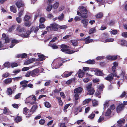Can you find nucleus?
I'll use <instances>...</instances> for the list:
<instances>
[{
    "instance_id": "864d4df0",
    "label": "nucleus",
    "mask_w": 127,
    "mask_h": 127,
    "mask_svg": "<svg viewBox=\"0 0 127 127\" xmlns=\"http://www.w3.org/2000/svg\"><path fill=\"white\" fill-rule=\"evenodd\" d=\"M51 25L47 27L46 28V29L49 32L52 31Z\"/></svg>"
},
{
    "instance_id": "20e7f679",
    "label": "nucleus",
    "mask_w": 127,
    "mask_h": 127,
    "mask_svg": "<svg viewBox=\"0 0 127 127\" xmlns=\"http://www.w3.org/2000/svg\"><path fill=\"white\" fill-rule=\"evenodd\" d=\"M25 29L24 28H21L20 26L19 25L17 27V34L19 35H21L22 33L23 32H24L25 31Z\"/></svg>"
},
{
    "instance_id": "a211bd4d",
    "label": "nucleus",
    "mask_w": 127,
    "mask_h": 127,
    "mask_svg": "<svg viewBox=\"0 0 127 127\" xmlns=\"http://www.w3.org/2000/svg\"><path fill=\"white\" fill-rule=\"evenodd\" d=\"M82 90V89L81 88L79 87L75 89L74 91L75 93H80Z\"/></svg>"
},
{
    "instance_id": "79ce46f5",
    "label": "nucleus",
    "mask_w": 127,
    "mask_h": 127,
    "mask_svg": "<svg viewBox=\"0 0 127 127\" xmlns=\"http://www.w3.org/2000/svg\"><path fill=\"white\" fill-rule=\"evenodd\" d=\"M7 93L9 95H10L12 94V89L9 88H8Z\"/></svg>"
},
{
    "instance_id": "e2e57ef3",
    "label": "nucleus",
    "mask_w": 127,
    "mask_h": 127,
    "mask_svg": "<svg viewBox=\"0 0 127 127\" xmlns=\"http://www.w3.org/2000/svg\"><path fill=\"white\" fill-rule=\"evenodd\" d=\"M21 93H19L18 94L16 95L14 97V99H17L18 98L20 97Z\"/></svg>"
},
{
    "instance_id": "aec40b11",
    "label": "nucleus",
    "mask_w": 127,
    "mask_h": 127,
    "mask_svg": "<svg viewBox=\"0 0 127 127\" xmlns=\"http://www.w3.org/2000/svg\"><path fill=\"white\" fill-rule=\"evenodd\" d=\"M19 42L18 41L14 39L12 41V44L10 46V47L11 48L13 47L15 45V43H17Z\"/></svg>"
},
{
    "instance_id": "0e129e2a",
    "label": "nucleus",
    "mask_w": 127,
    "mask_h": 127,
    "mask_svg": "<svg viewBox=\"0 0 127 127\" xmlns=\"http://www.w3.org/2000/svg\"><path fill=\"white\" fill-rule=\"evenodd\" d=\"M51 47L53 49H56L58 48V47L56 45L53 44L51 46Z\"/></svg>"
},
{
    "instance_id": "9d476101",
    "label": "nucleus",
    "mask_w": 127,
    "mask_h": 127,
    "mask_svg": "<svg viewBox=\"0 0 127 127\" xmlns=\"http://www.w3.org/2000/svg\"><path fill=\"white\" fill-rule=\"evenodd\" d=\"M52 31H56L58 30L57 27H58V25L55 23L51 24Z\"/></svg>"
},
{
    "instance_id": "6e6552de",
    "label": "nucleus",
    "mask_w": 127,
    "mask_h": 127,
    "mask_svg": "<svg viewBox=\"0 0 127 127\" xmlns=\"http://www.w3.org/2000/svg\"><path fill=\"white\" fill-rule=\"evenodd\" d=\"M81 23L82 24L83 27L86 28L89 23V20L86 19H83L81 20Z\"/></svg>"
},
{
    "instance_id": "393cba45",
    "label": "nucleus",
    "mask_w": 127,
    "mask_h": 127,
    "mask_svg": "<svg viewBox=\"0 0 127 127\" xmlns=\"http://www.w3.org/2000/svg\"><path fill=\"white\" fill-rule=\"evenodd\" d=\"M59 5V2H56L52 6V7L53 8L57 9V8Z\"/></svg>"
},
{
    "instance_id": "bb28decb",
    "label": "nucleus",
    "mask_w": 127,
    "mask_h": 127,
    "mask_svg": "<svg viewBox=\"0 0 127 127\" xmlns=\"http://www.w3.org/2000/svg\"><path fill=\"white\" fill-rule=\"evenodd\" d=\"M75 94L74 95V100L75 102V103H77L78 102V101H77V100H78L79 99V95L78 94L75 93Z\"/></svg>"
},
{
    "instance_id": "37998d69",
    "label": "nucleus",
    "mask_w": 127,
    "mask_h": 127,
    "mask_svg": "<svg viewBox=\"0 0 127 127\" xmlns=\"http://www.w3.org/2000/svg\"><path fill=\"white\" fill-rule=\"evenodd\" d=\"M30 18V16L26 15L24 17V21H28V20Z\"/></svg>"
},
{
    "instance_id": "c03bdc74",
    "label": "nucleus",
    "mask_w": 127,
    "mask_h": 127,
    "mask_svg": "<svg viewBox=\"0 0 127 127\" xmlns=\"http://www.w3.org/2000/svg\"><path fill=\"white\" fill-rule=\"evenodd\" d=\"M100 94L101 93L100 92L98 91H96L95 92V95L96 96L99 98H100L101 97Z\"/></svg>"
},
{
    "instance_id": "cd10ccee",
    "label": "nucleus",
    "mask_w": 127,
    "mask_h": 127,
    "mask_svg": "<svg viewBox=\"0 0 127 127\" xmlns=\"http://www.w3.org/2000/svg\"><path fill=\"white\" fill-rule=\"evenodd\" d=\"M92 99L90 98H88L85 100L83 102V104L85 105L87 103H88L90 102L91 101Z\"/></svg>"
},
{
    "instance_id": "a19ab883",
    "label": "nucleus",
    "mask_w": 127,
    "mask_h": 127,
    "mask_svg": "<svg viewBox=\"0 0 127 127\" xmlns=\"http://www.w3.org/2000/svg\"><path fill=\"white\" fill-rule=\"evenodd\" d=\"M125 121V119H120L118 121V123L119 124H121L123 123H124Z\"/></svg>"
},
{
    "instance_id": "338daca9",
    "label": "nucleus",
    "mask_w": 127,
    "mask_h": 127,
    "mask_svg": "<svg viewBox=\"0 0 127 127\" xmlns=\"http://www.w3.org/2000/svg\"><path fill=\"white\" fill-rule=\"evenodd\" d=\"M81 19L80 17L78 16H76L74 18V20L76 21H79Z\"/></svg>"
},
{
    "instance_id": "4c0bfd02",
    "label": "nucleus",
    "mask_w": 127,
    "mask_h": 127,
    "mask_svg": "<svg viewBox=\"0 0 127 127\" xmlns=\"http://www.w3.org/2000/svg\"><path fill=\"white\" fill-rule=\"evenodd\" d=\"M111 110L110 109H108L105 114V116H108L111 113Z\"/></svg>"
},
{
    "instance_id": "b1692460",
    "label": "nucleus",
    "mask_w": 127,
    "mask_h": 127,
    "mask_svg": "<svg viewBox=\"0 0 127 127\" xmlns=\"http://www.w3.org/2000/svg\"><path fill=\"white\" fill-rule=\"evenodd\" d=\"M39 59L38 60V61H42L45 60V56L43 55H38Z\"/></svg>"
},
{
    "instance_id": "423d86ee",
    "label": "nucleus",
    "mask_w": 127,
    "mask_h": 127,
    "mask_svg": "<svg viewBox=\"0 0 127 127\" xmlns=\"http://www.w3.org/2000/svg\"><path fill=\"white\" fill-rule=\"evenodd\" d=\"M73 72L72 71H66L64 72L63 74L61 75V76L64 78L68 77L71 76L72 73Z\"/></svg>"
},
{
    "instance_id": "e433bc0d",
    "label": "nucleus",
    "mask_w": 127,
    "mask_h": 127,
    "mask_svg": "<svg viewBox=\"0 0 127 127\" xmlns=\"http://www.w3.org/2000/svg\"><path fill=\"white\" fill-rule=\"evenodd\" d=\"M86 63L89 64H93L95 63V61L94 60H89L86 61Z\"/></svg>"
},
{
    "instance_id": "ddd939ff",
    "label": "nucleus",
    "mask_w": 127,
    "mask_h": 127,
    "mask_svg": "<svg viewBox=\"0 0 127 127\" xmlns=\"http://www.w3.org/2000/svg\"><path fill=\"white\" fill-rule=\"evenodd\" d=\"M124 108V105L122 104L118 106L117 107V110L118 113L120 112L123 110Z\"/></svg>"
},
{
    "instance_id": "412c9836",
    "label": "nucleus",
    "mask_w": 127,
    "mask_h": 127,
    "mask_svg": "<svg viewBox=\"0 0 127 127\" xmlns=\"http://www.w3.org/2000/svg\"><path fill=\"white\" fill-rule=\"evenodd\" d=\"M29 110L27 109V107H25L23 108V113L26 115V116L27 117V115H28L30 114H28V111Z\"/></svg>"
},
{
    "instance_id": "052dcab7",
    "label": "nucleus",
    "mask_w": 127,
    "mask_h": 127,
    "mask_svg": "<svg viewBox=\"0 0 127 127\" xmlns=\"http://www.w3.org/2000/svg\"><path fill=\"white\" fill-rule=\"evenodd\" d=\"M9 75V74L8 73L6 72L2 75V77L5 78L7 77Z\"/></svg>"
},
{
    "instance_id": "0eeeda50",
    "label": "nucleus",
    "mask_w": 127,
    "mask_h": 127,
    "mask_svg": "<svg viewBox=\"0 0 127 127\" xmlns=\"http://www.w3.org/2000/svg\"><path fill=\"white\" fill-rule=\"evenodd\" d=\"M118 78H120L121 80H123L127 78V77L126 76V74L125 73L124 71H122V73L119 76H117Z\"/></svg>"
},
{
    "instance_id": "4d7b16f0",
    "label": "nucleus",
    "mask_w": 127,
    "mask_h": 127,
    "mask_svg": "<svg viewBox=\"0 0 127 127\" xmlns=\"http://www.w3.org/2000/svg\"><path fill=\"white\" fill-rule=\"evenodd\" d=\"M11 65L12 68L14 67H15L17 66H18L17 64L15 63H11Z\"/></svg>"
},
{
    "instance_id": "5fc2aeb1",
    "label": "nucleus",
    "mask_w": 127,
    "mask_h": 127,
    "mask_svg": "<svg viewBox=\"0 0 127 127\" xmlns=\"http://www.w3.org/2000/svg\"><path fill=\"white\" fill-rule=\"evenodd\" d=\"M95 116V114L94 113H93V112L89 116V117L91 119H93Z\"/></svg>"
},
{
    "instance_id": "bf43d9fd",
    "label": "nucleus",
    "mask_w": 127,
    "mask_h": 127,
    "mask_svg": "<svg viewBox=\"0 0 127 127\" xmlns=\"http://www.w3.org/2000/svg\"><path fill=\"white\" fill-rule=\"evenodd\" d=\"M122 36L124 37H127V32H123L122 34Z\"/></svg>"
},
{
    "instance_id": "a878e982",
    "label": "nucleus",
    "mask_w": 127,
    "mask_h": 127,
    "mask_svg": "<svg viewBox=\"0 0 127 127\" xmlns=\"http://www.w3.org/2000/svg\"><path fill=\"white\" fill-rule=\"evenodd\" d=\"M90 38V36H88L85 39V43L88 44L93 41V39H89Z\"/></svg>"
},
{
    "instance_id": "c9c22d12",
    "label": "nucleus",
    "mask_w": 127,
    "mask_h": 127,
    "mask_svg": "<svg viewBox=\"0 0 127 127\" xmlns=\"http://www.w3.org/2000/svg\"><path fill=\"white\" fill-rule=\"evenodd\" d=\"M103 16V14L102 13L99 12L96 15V17L97 18H100Z\"/></svg>"
},
{
    "instance_id": "dca6fc26",
    "label": "nucleus",
    "mask_w": 127,
    "mask_h": 127,
    "mask_svg": "<svg viewBox=\"0 0 127 127\" xmlns=\"http://www.w3.org/2000/svg\"><path fill=\"white\" fill-rule=\"evenodd\" d=\"M106 58L108 59L111 60H115L117 58V56H111L110 55L107 56Z\"/></svg>"
},
{
    "instance_id": "3c124183",
    "label": "nucleus",
    "mask_w": 127,
    "mask_h": 127,
    "mask_svg": "<svg viewBox=\"0 0 127 127\" xmlns=\"http://www.w3.org/2000/svg\"><path fill=\"white\" fill-rule=\"evenodd\" d=\"M127 41L124 40H123L121 41V44L122 45H127Z\"/></svg>"
},
{
    "instance_id": "6ab92c4d",
    "label": "nucleus",
    "mask_w": 127,
    "mask_h": 127,
    "mask_svg": "<svg viewBox=\"0 0 127 127\" xmlns=\"http://www.w3.org/2000/svg\"><path fill=\"white\" fill-rule=\"evenodd\" d=\"M31 32L30 31H27L26 32V34H22V36L24 38H27L29 36V34H30Z\"/></svg>"
},
{
    "instance_id": "f3484780",
    "label": "nucleus",
    "mask_w": 127,
    "mask_h": 127,
    "mask_svg": "<svg viewBox=\"0 0 127 127\" xmlns=\"http://www.w3.org/2000/svg\"><path fill=\"white\" fill-rule=\"evenodd\" d=\"M35 59L34 58H32L25 62L24 64L26 65H28L33 62L35 61Z\"/></svg>"
},
{
    "instance_id": "6e6d98bb",
    "label": "nucleus",
    "mask_w": 127,
    "mask_h": 127,
    "mask_svg": "<svg viewBox=\"0 0 127 127\" xmlns=\"http://www.w3.org/2000/svg\"><path fill=\"white\" fill-rule=\"evenodd\" d=\"M4 65L5 67H9L10 66V64L9 62H7L5 63Z\"/></svg>"
},
{
    "instance_id": "c756f323",
    "label": "nucleus",
    "mask_w": 127,
    "mask_h": 127,
    "mask_svg": "<svg viewBox=\"0 0 127 127\" xmlns=\"http://www.w3.org/2000/svg\"><path fill=\"white\" fill-rule=\"evenodd\" d=\"M114 40L113 38H107L106 39L104 42H112L114 41Z\"/></svg>"
},
{
    "instance_id": "69168bd1",
    "label": "nucleus",
    "mask_w": 127,
    "mask_h": 127,
    "mask_svg": "<svg viewBox=\"0 0 127 127\" xmlns=\"http://www.w3.org/2000/svg\"><path fill=\"white\" fill-rule=\"evenodd\" d=\"M39 122L40 124L43 125L45 123V121L43 119H41L39 121Z\"/></svg>"
},
{
    "instance_id": "a18cd8bd",
    "label": "nucleus",
    "mask_w": 127,
    "mask_h": 127,
    "mask_svg": "<svg viewBox=\"0 0 127 127\" xmlns=\"http://www.w3.org/2000/svg\"><path fill=\"white\" fill-rule=\"evenodd\" d=\"M56 98L58 100V101L59 104L61 105H62L63 104V103L61 97H57Z\"/></svg>"
},
{
    "instance_id": "7c9ffc66",
    "label": "nucleus",
    "mask_w": 127,
    "mask_h": 127,
    "mask_svg": "<svg viewBox=\"0 0 127 127\" xmlns=\"http://www.w3.org/2000/svg\"><path fill=\"white\" fill-rule=\"evenodd\" d=\"M22 119L20 117L18 116L16 117L15 119V121L17 122H19L22 121Z\"/></svg>"
},
{
    "instance_id": "2eb2a0df",
    "label": "nucleus",
    "mask_w": 127,
    "mask_h": 127,
    "mask_svg": "<svg viewBox=\"0 0 127 127\" xmlns=\"http://www.w3.org/2000/svg\"><path fill=\"white\" fill-rule=\"evenodd\" d=\"M95 74L97 76H102L103 74L102 72L99 69H96L95 70Z\"/></svg>"
},
{
    "instance_id": "7ed1b4c3",
    "label": "nucleus",
    "mask_w": 127,
    "mask_h": 127,
    "mask_svg": "<svg viewBox=\"0 0 127 127\" xmlns=\"http://www.w3.org/2000/svg\"><path fill=\"white\" fill-rule=\"evenodd\" d=\"M92 84H89L86 87L87 90L88 91L87 94L90 95H92L94 94L95 91L94 89L92 87Z\"/></svg>"
},
{
    "instance_id": "f8f14e48",
    "label": "nucleus",
    "mask_w": 127,
    "mask_h": 127,
    "mask_svg": "<svg viewBox=\"0 0 127 127\" xmlns=\"http://www.w3.org/2000/svg\"><path fill=\"white\" fill-rule=\"evenodd\" d=\"M64 61H62L61 62V60L60 59H59V60L58 61V62H57L56 65L55 67V68L56 69L59 68V67L62 65V64L61 63V62H62V63H64Z\"/></svg>"
},
{
    "instance_id": "5701e85b",
    "label": "nucleus",
    "mask_w": 127,
    "mask_h": 127,
    "mask_svg": "<svg viewBox=\"0 0 127 127\" xmlns=\"http://www.w3.org/2000/svg\"><path fill=\"white\" fill-rule=\"evenodd\" d=\"M78 73V76L79 78L82 77L84 74V73L82 72L80 69H79Z\"/></svg>"
},
{
    "instance_id": "774afa93",
    "label": "nucleus",
    "mask_w": 127,
    "mask_h": 127,
    "mask_svg": "<svg viewBox=\"0 0 127 127\" xmlns=\"http://www.w3.org/2000/svg\"><path fill=\"white\" fill-rule=\"evenodd\" d=\"M117 32V31L116 30H114L111 31V33L114 35L116 34Z\"/></svg>"
},
{
    "instance_id": "de8ad7c7",
    "label": "nucleus",
    "mask_w": 127,
    "mask_h": 127,
    "mask_svg": "<svg viewBox=\"0 0 127 127\" xmlns=\"http://www.w3.org/2000/svg\"><path fill=\"white\" fill-rule=\"evenodd\" d=\"M95 32V29L94 28H93L91 29L89 31V33L90 34H91Z\"/></svg>"
},
{
    "instance_id": "f704fd0d",
    "label": "nucleus",
    "mask_w": 127,
    "mask_h": 127,
    "mask_svg": "<svg viewBox=\"0 0 127 127\" xmlns=\"http://www.w3.org/2000/svg\"><path fill=\"white\" fill-rule=\"evenodd\" d=\"M10 111L9 110L6 108H5L3 109V113L5 114H8L9 113Z\"/></svg>"
},
{
    "instance_id": "f257e3e1",
    "label": "nucleus",
    "mask_w": 127,
    "mask_h": 127,
    "mask_svg": "<svg viewBox=\"0 0 127 127\" xmlns=\"http://www.w3.org/2000/svg\"><path fill=\"white\" fill-rule=\"evenodd\" d=\"M36 99L35 95H32L29 96L26 98L25 102L26 103H30L32 104H36Z\"/></svg>"
},
{
    "instance_id": "9b49d317",
    "label": "nucleus",
    "mask_w": 127,
    "mask_h": 127,
    "mask_svg": "<svg viewBox=\"0 0 127 127\" xmlns=\"http://www.w3.org/2000/svg\"><path fill=\"white\" fill-rule=\"evenodd\" d=\"M61 47L62 48L61 51L63 52L67 51L69 49L68 47L64 44L61 45Z\"/></svg>"
},
{
    "instance_id": "473e14b6",
    "label": "nucleus",
    "mask_w": 127,
    "mask_h": 127,
    "mask_svg": "<svg viewBox=\"0 0 127 127\" xmlns=\"http://www.w3.org/2000/svg\"><path fill=\"white\" fill-rule=\"evenodd\" d=\"M24 22V25L25 26L30 27L31 25L29 21H25Z\"/></svg>"
},
{
    "instance_id": "2f4dec72",
    "label": "nucleus",
    "mask_w": 127,
    "mask_h": 127,
    "mask_svg": "<svg viewBox=\"0 0 127 127\" xmlns=\"http://www.w3.org/2000/svg\"><path fill=\"white\" fill-rule=\"evenodd\" d=\"M79 40H72L71 41V42L72 43V44L73 46H76L78 44V43L77 42Z\"/></svg>"
},
{
    "instance_id": "72a5a7b5",
    "label": "nucleus",
    "mask_w": 127,
    "mask_h": 127,
    "mask_svg": "<svg viewBox=\"0 0 127 127\" xmlns=\"http://www.w3.org/2000/svg\"><path fill=\"white\" fill-rule=\"evenodd\" d=\"M12 81V79L11 78L7 79L5 80L4 81V83L5 84H9L11 83Z\"/></svg>"
},
{
    "instance_id": "4468645a",
    "label": "nucleus",
    "mask_w": 127,
    "mask_h": 127,
    "mask_svg": "<svg viewBox=\"0 0 127 127\" xmlns=\"http://www.w3.org/2000/svg\"><path fill=\"white\" fill-rule=\"evenodd\" d=\"M16 5L18 8L23 7L24 5L23 3L21 1H17L16 3Z\"/></svg>"
},
{
    "instance_id": "f03ea898",
    "label": "nucleus",
    "mask_w": 127,
    "mask_h": 127,
    "mask_svg": "<svg viewBox=\"0 0 127 127\" xmlns=\"http://www.w3.org/2000/svg\"><path fill=\"white\" fill-rule=\"evenodd\" d=\"M82 14L83 18H86L87 17L88 11L85 7L83 6H80L78 8Z\"/></svg>"
},
{
    "instance_id": "680f3d73",
    "label": "nucleus",
    "mask_w": 127,
    "mask_h": 127,
    "mask_svg": "<svg viewBox=\"0 0 127 127\" xmlns=\"http://www.w3.org/2000/svg\"><path fill=\"white\" fill-rule=\"evenodd\" d=\"M104 119V118L102 116H101L100 117L99 119L98 120V122H100L103 120Z\"/></svg>"
},
{
    "instance_id": "49530a36",
    "label": "nucleus",
    "mask_w": 127,
    "mask_h": 127,
    "mask_svg": "<svg viewBox=\"0 0 127 127\" xmlns=\"http://www.w3.org/2000/svg\"><path fill=\"white\" fill-rule=\"evenodd\" d=\"M45 106L47 108H50L51 107L50 104L47 101L44 103Z\"/></svg>"
},
{
    "instance_id": "39448f33",
    "label": "nucleus",
    "mask_w": 127,
    "mask_h": 127,
    "mask_svg": "<svg viewBox=\"0 0 127 127\" xmlns=\"http://www.w3.org/2000/svg\"><path fill=\"white\" fill-rule=\"evenodd\" d=\"M37 108V106L36 105H35L33 106L31 109L30 110V114L28 115H27V117H30L31 115L32 114L33 112H34Z\"/></svg>"
},
{
    "instance_id": "603ef678",
    "label": "nucleus",
    "mask_w": 127,
    "mask_h": 127,
    "mask_svg": "<svg viewBox=\"0 0 127 127\" xmlns=\"http://www.w3.org/2000/svg\"><path fill=\"white\" fill-rule=\"evenodd\" d=\"M16 20L17 23H20L21 22L22 19L20 17H17L16 18Z\"/></svg>"
},
{
    "instance_id": "ea45409f",
    "label": "nucleus",
    "mask_w": 127,
    "mask_h": 127,
    "mask_svg": "<svg viewBox=\"0 0 127 127\" xmlns=\"http://www.w3.org/2000/svg\"><path fill=\"white\" fill-rule=\"evenodd\" d=\"M92 103L93 104V106H95L98 105V102L97 101H96L94 99L92 101Z\"/></svg>"
},
{
    "instance_id": "c85d7f7f",
    "label": "nucleus",
    "mask_w": 127,
    "mask_h": 127,
    "mask_svg": "<svg viewBox=\"0 0 127 127\" xmlns=\"http://www.w3.org/2000/svg\"><path fill=\"white\" fill-rule=\"evenodd\" d=\"M113 77L111 75H108L107 77L105 78V79L106 80L110 81L113 80Z\"/></svg>"
},
{
    "instance_id": "4be33fe9",
    "label": "nucleus",
    "mask_w": 127,
    "mask_h": 127,
    "mask_svg": "<svg viewBox=\"0 0 127 127\" xmlns=\"http://www.w3.org/2000/svg\"><path fill=\"white\" fill-rule=\"evenodd\" d=\"M10 9L11 11L14 13H16L17 12L16 8L15 7V6H11L10 7Z\"/></svg>"
},
{
    "instance_id": "09e8293b",
    "label": "nucleus",
    "mask_w": 127,
    "mask_h": 127,
    "mask_svg": "<svg viewBox=\"0 0 127 127\" xmlns=\"http://www.w3.org/2000/svg\"><path fill=\"white\" fill-rule=\"evenodd\" d=\"M52 8V6L51 5H48L47 7L46 10L48 11H51Z\"/></svg>"
},
{
    "instance_id": "1a4fd4ad",
    "label": "nucleus",
    "mask_w": 127,
    "mask_h": 127,
    "mask_svg": "<svg viewBox=\"0 0 127 127\" xmlns=\"http://www.w3.org/2000/svg\"><path fill=\"white\" fill-rule=\"evenodd\" d=\"M39 71V69L38 68L35 69L31 72V76L34 77L38 75Z\"/></svg>"
},
{
    "instance_id": "8fccbe9b",
    "label": "nucleus",
    "mask_w": 127,
    "mask_h": 127,
    "mask_svg": "<svg viewBox=\"0 0 127 127\" xmlns=\"http://www.w3.org/2000/svg\"><path fill=\"white\" fill-rule=\"evenodd\" d=\"M28 82L26 80H24L21 82L20 83V85H27V84L28 83Z\"/></svg>"
},
{
    "instance_id": "13d9d810",
    "label": "nucleus",
    "mask_w": 127,
    "mask_h": 127,
    "mask_svg": "<svg viewBox=\"0 0 127 127\" xmlns=\"http://www.w3.org/2000/svg\"><path fill=\"white\" fill-rule=\"evenodd\" d=\"M64 17V15L63 14H62L61 15L58 17V19L61 20H63Z\"/></svg>"
},
{
    "instance_id": "58836bf2",
    "label": "nucleus",
    "mask_w": 127,
    "mask_h": 127,
    "mask_svg": "<svg viewBox=\"0 0 127 127\" xmlns=\"http://www.w3.org/2000/svg\"><path fill=\"white\" fill-rule=\"evenodd\" d=\"M67 27L66 25H64L63 26H60L58 25V28L61 29H66Z\"/></svg>"
}]
</instances>
